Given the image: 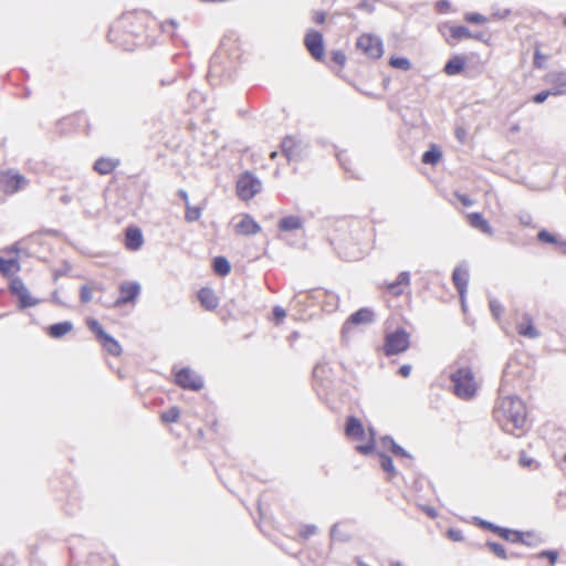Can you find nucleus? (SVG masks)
Here are the masks:
<instances>
[{
    "instance_id": "338daca9",
    "label": "nucleus",
    "mask_w": 566,
    "mask_h": 566,
    "mask_svg": "<svg viewBox=\"0 0 566 566\" xmlns=\"http://www.w3.org/2000/svg\"><path fill=\"white\" fill-rule=\"evenodd\" d=\"M71 201H72V197H71L70 195H67V193H63V195L60 197V202H61L62 205H65V206H66V205L71 203Z\"/></svg>"
},
{
    "instance_id": "8fccbe9b",
    "label": "nucleus",
    "mask_w": 566,
    "mask_h": 566,
    "mask_svg": "<svg viewBox=\"0 0 566 566\" xmlns=\"http://www.w3.org/2000/svg\"><path fill=\"white\" fill-rule=\"evenodd\" d=\"M332 61L338 65H344L346 62V55L343 51L337 50L332 52Z\"/></svg>"
},
{
    "instance_id": "72a5a7b5",
    "label": "nucleus",
    "mask_w": 566,
    "mask_h": 566,
    "mask_svg": "<svg viewBox=\"0 0 566 566\" xmlns=\"http://www.w3.org/2000/svg\"><path fill=\"white\" fill-rule=\"evenodd\" d=\"M185 208H186L185 220L187 222H195L200 219L201 213H202L201 207H195V206H191L190 203H187V206H185Z\"/></svg>"
},
{
    "instance_id": "c85d7f7f",
    "label": "nucleus",
    "mask_w": 566,
    "mask_h": 566,
    "mask_svg": "<svg viewBox=\"0 0 566 566\" xmlns=\"http://www.w3.org/2000/svg\"><path fill=\"white\" fill-rule=\"evenodd\" d=\"M103 348L112 356H119L122 353V346L119 343L108 333L99 340Z\"/></svg>"
},
{
    "instance_id": "4468645a",
    "label": "nucleus",
    "mask_w": 566,
    "mask_h": 566,
    "mask_svg": "<svg viewBox=\"0 0 566 566\" xmlns=\"http://www.w3.org/2000/svg\"><path fill=\"white\" fill-rule=\"evenodd\" d=\"M27 179L20 174H7L0 178V184H2V190L9 195L15 193L17 191L21 190L27 185Z\"/></svg>"
},
{
    "instance_id": "aec40b11",
    "label": "nucleus",
    "mask_w": 566,
    "mask_h": 566,
    "mask_svg": "<svg viewBox=\"0 0 566 566\" xmlns=\"http://www.w3.org/2000/svg\"><path fill=\"white\" fill-rule=\"evenodd\" d=\"M468 221L472 228L480 230L482 233L488 234V235L494 234L493 228L490 226L488 220L484 219L482 213H480V212L469 213Z\"/></svg>"
},
{
    "instance_id": "473e14b6",
    "label": "nucleus",
    "mask_w": 566,
    "mask_h": 566,
    "mask_svg": "<svg viewBox=\"0 0 566 566\" xmlns=\"http://www.w3.org/2000/svg\"><path fill=\"white\" fill-rule=\"evenodd\" d=\"M537 240L543 243H549V244H557L562 248H564V252H566V241H558L557 238L548 232L547 230L543 229L537 233Z\"/></svg>"
},
{
    "instance_id": "6ab92c4d",
    "label": "nucleus",
    "mask_w": 566,
    "mask_h": 566,
    "mask_svg": "<svg viewBox=\"0 0 566 566\" xmlns=\"http://www.w3.org/2000/svg\"><path fill=\"white\" fill-rule=\"evenodd\" d=\"M345 433L349 438L363 440L365 438V429L361 421L354 416L347 417Z\"/></svg>"
},
{
    "instance_id": "49530a36",
    "label": "nucleus",
    "mask_w": 566,
    "mask_h": 566,
    "mask_svg": "<svg viewBox=\"0 0 566 566\" xmlns=\"http://www.w3.org/2000/svg\"><path fill=\"white\" fill-rule=\"evenodd\" d=\"M549 96H554L553 92L551 91V88L548 90H545V91H541L538 92L537 94H535L533 97H532V101L536 104H542L544 103Z\"/></svg>"
},
{
    "instance_id": "2eb2a0df",
    "label": "nucleus",
    "mask_w": 566,
    "mask_h": 566,
    "mask_svg": "<svg viewBox=\"0 0 566 566\" xmlns=\"http://www.w3.org/2000/svg\"><path fill=\"white\" fill-rule=\"evenodd\" d=\"M544 80L551 85L554 96L566 94V72H549Z\"/></svg>"
},
{
    "instance_id": "4d7b16f0",
    "label": "nucleus",
    "mask_w": 566,
    "mask_h": 566,
    "mask_svg": "<svg viewBox=\"0 0 566 566\" xmlns=\"http://www.w3.org/2000/svg\"><path fill=\"white\" fill-rule=\"evenodd\" d=\"M455 197L464 207H471L473 205V201L467 195L455 192Z\"/></svg>"
},
{
    "instance_id": "f704fd0d",
    "label": "nucleus",
    "mask_w": 566,
    "mask_h": 566,
    "mask_svg": "<svg viewBox=\"0 0 566 566\" xmlns=\"http://www.w3.org/2000/svg\"><path fill=\"white\" fill-rule=\"evenodd\" d=\"M485 546L499 558L501 559H507L509 556L506 554L505 547L496 542L488 541L485 543Z\"/></svg>"
},
{
    "instance_id": "79ce46f5",
    "label": "nucleus",
    "mask_w": 566,
    "mask_h": 566,
    "mask_svg": "<svg viewBox=\"0 0 566 566\" xmlns=\"http://www.w3.org/2000/svg\"><path fill=\"white\" fill-rule=\"evenodd\" d=\"M92 291H93L92 287L87 284H84L81 286V289H80L81 303L87 304L92 301V298H93Z\"/></svg>"
},
{
    "instance_id": "09e8293b",
    "label": "nucleus",
    "mask_w": 566,
    "mask_h": 566,
    "mask_svg": "<svg viewBox=\"0 0 566 566\" xmlns=\"http://www.w3.org/2000/svg\"><path fill=\"white\" fill-rule=\"evenodd\" d=\"M447 535L453 542H462L464 538L462 531H460L458 528H449L447 532Z\"/></svg>"
},
{
    "instance_id": "5fc2aeb1",
    "label": "nucleus",
    "mask_w": 566,
    "mask_h": 566,
    "mask_svg": "<svg viewBox=\"0 0 566 566\" xmlns=\"http://www.w3.org/2000/svg\"><path fill=\"white\" fill-rule=\"evenodd\" d=\"M178 27V22L174 19L168 20L161 24V29L164 32H170V30H175Z\"/></svg>"
},
{
    "instance_id": "f8f14e48",
    "label": "nucleus",
    "mask_w": 566,
    "mask_h": 566,
    "mask_svg": "<svg viewBox=\"0 0 566 566\" xmlns=\"http://www.w3.org/2000/svg\"><path fill=\"white\" fill-rule=\"evenodd\" d=\"M119 297L115 301L116 306L134 302L139 293L140 285L137 282H125L119 285Z\"/></svg>"
},
{
    "instance_id": "412c9836",
    "label": "nucleus",
    "mask_w": 566,
    "mask_h": 566,
    "mask_svg": "<svg viewBox=\"0 0 566 566\" xmlns=\"http://www.w3.org/2000/svg\"><path fill=\"white\" fill-rule=\"evenodd\" d=\"M198 300L200 304L208 311H213L219 305V298L217 297L214 291L210 287H202L198 292Z\"/></svg>"
},
{
    "instance_id": "423d86ee",
    "label": "nucleus",
    "mask_w": 566,
    "mask_h": 566,
    "mask_svg": "<svg viewBox=\"0 0 566 566\" xmlns=\"http://www.w3.org/2000/svg\"><path fill=\"white\" fill-rule=\"evenodd\" d=\"M9 292L19 298L18 307L25 310L28 307L35 306L40 303V300L30 295L29 290L24 282L20 277H13L9 284Z\"/></svg>"
},
{
    "instance_id": "864d4df0",
    "label": "nucleus",
    "mask_w": 566,
    "mask_h": 566,
    "mask_svg": "<svg viewBox=\"0 0 566 566\" xmlns=\"http://www.w3.org/2000/svg\"><path fill=\"white\" fill-rule=\"evenodd\" d=\"M273 316L276 321V324H279L286 316V312L281 306H275L273 308Z\"/></svg>"
},
{
    "instance_id": "1a4fd4ad",
    "label": "nucleus",
    "mask_w": 566,
    "mask_h": 566,
    "mask_svg": "<svg viewBox=\"0 0 566 566\" xmlns=\"http://www.w3.org/2000/svg\"><path fill=\"white\" fill-rule=\"evenodd\" d=\"M439 30L446 42L451 46L455 45L459 41L464 39H471L472 35V32L469 30V28L464 25H451L446 23L441 25Z\"/></svg>"
},
{
    "instance_id": "0e129e2a",
    "label": "nucleus",
    "mask_w": 566,
    "mask_h": 566,
    "mask_svg": "<svg viewBox=\"0 0 566 566\" xmlns=\"http://www.w3.org/2000/svg\"><path fill=\"white\" fill-rule=\"evenodd\" d=\"M471 39H475V40L481 41V42H486L485 33L484 32L472 33Z\"/></svg>"
},
{
    "instance_id": "a211bd4d",
    "label": "nucleus",
    "mask_w": 566,
    "mask_h": 566,
    "mask_svg": "<svg viewBox=\"0 0 566 566\" xmlns=\"http://www.w3.org/2000/svg\"><path fill=\"white\" fill-rule=\"evenodd\" d=\"M144 243L142 230L137 227H128L125 231V247L129 251H138Z\"/></svg>"
},
{
    "instance_id": "3c124183",
    "label": "nucleus",
    "mask_w": 566,
    "mask_h": 566,
    "mask_svg": "<svg viewBox=\"0 0 566 566\" xmlns=\"http://www.w3.org/2000/svg\"><path fill=\"white\" fill-rule=\"evenodd\" d=\"M391 453L394 455H396V457H402V458L411 459V454L408 451H406L398 443L392 446Z\"/></svg>"
},
{
    "instance_id": "4be33fe9",
    "label": "nucleus",
    "mask_w": 566,
    "mask_h": 566,
    "mask_svg": "<svg viewBox=\"0 0 566 566\" xmlns=\"http://www.w3.org/2000/svg\"><path fill=\"white\" fill-rule=\"evenodd\" d=\"M235 230L244 235H253L261 231V227L251 216L245 214L235 226Z\"/></svg>"
},
{
    "instance_id": "37998d69",
    "label": "nucleus",
    "mask_w": 566,
    "mask_h": 566,
    "mask_svg": "<svg viewBox=\"0 0 566 566\" xmlns=\"http://www.w3.org/2000/svg\"><path fill=\"white\" fill-rule=\"evenodd\" d=\"M318 532V528L316 525L314 524H307V525H304L303 528L301 530L300 532V536L306 541L311 536L317 534Z\"/></svg>"
},
{
    "instance_id": "c756f323",
    "label": "nucleus",
    "mask_w": 566,
    "mask_h": 566,
    "mask_svg": "<svg viewBox=\"0 0 566 566\" xmlns=\"http://www.w3.org/2000/svg\"><path fill=\"white\" fill-rule=\"evenodd\" d=\"M213 271L221 276H224L230 273L231 264L229 260L224 256H216L212 261Z\"/></svg>"
},
{
    "instance_id": "2f4dec72",
    "label": "nucleus",
    "mask_w": 566,
    "mask_h": 566,
    "mask_svg": "<svg viewBox=\"0 0 566 566\" xmlns=\"http://www.w3.org/2000/svg\"><path fill=\"white\" fill-rule=\"evenodd\" d=\"M378 455H379V464H380L381 469L385 472H387L390 475V478L395 476L397 474V470L394 465L391 457H389L385 452H379Z\"/></svg>"
},
{
    "instance_id": "dca6fc26",
    "label": "nucleus",
    "mask_w": 566,
    "mask_h": 566,
    "mask_svg": "<svg viewBox=\"0 0 566 566\" xmlns=\"http://www.w3.org/2000/svg\"><path fill=\"white\" fill-rule=\"evenodd\" d=\"M375 321V313L367 307H363L355 313H353L343 326V332H345L349 325H360V324H369Z\"/></svg>"
},
{
    "instance_id": "cd10ccee",
    "label": "nucleus",
    "mask_w": 566,
    "mask_h": 566,
    "mask_svg": "<svg viewBox=\"0 0 566 566\" xmlns=\"http://www.w3.org/2000/svg\"><path fill=\"white\" fill-rule=\"evenodd\" d=\"M410 283V273L408 271H402L399 273L397 280L395 282H391L387 285V290L396 295L399 296L402 294V285H409Z\"/></svg>"
},
{
    "instance_id": "6e6d98bb",
    "label": "nucleus",
    "mask_w": 566,
    "mask_h": 566,
    "mask_svg": "<svg viewBox=\"0 0 566 566\" xmlns=\"http://www.w3.org/2000/svg\"><path fill=\"white\" fill-rule=\"evenodd\" d=\"M397 444V442L394 440L390 436H385L381 438V446L386 449H389L391 451L392 446Z\"/></svg>"
},
{
    "instance_id": "c03bdc74",
    "label": "nucleus",
    "mask_w": 566,
    "mask_h": 566,
    "mask_svg": "<svg viewBox=\"0 0 566 566\" xmlns=\"http://www.w3.org/2000/svg\"><path fill=\"white\" fill-rule=\"evenodd\" d=\"M537 558H547L549 560V564L553 566L555 565L558 558V553L557 551L552 549L542 551L541 553L537 554Z\"/></svg>"
},
{
    "instance_id": "5701e85b",
    "label": "nucleus",
    "mask_w": 566,
    "mask_h": 566,
    "mask_svg": "<svg viewBox=\"0 0 566 566\" xmlns=\"http://www.w3.org/2000/svg\"><path fill=\"white\" fill-rule=\"evenodd\" d=\"M120 164L118 159L101 157L94 163V170L99 175H108Z\"/></svg>"
},
{
    "instance_id": "4c0bfd02",
    "label": "nucleus",
    "mask_w": 566,
    "mask_h": 566,
    "mask_svg": "<svg viewBox=\"0 0 566 566\" xmlns=\"http://www.w3.org/2000/svg\"><path fill=\"white\" fill-rule=\"evenodd\" d=\"M180 416L178 407L174 406L168 410L164 411L160 416L161 420L166 423L176 422Z\"/></svg>"
},
{
    "instance_id": "0eeeda50",
    "label": "nucleus",
    "mask_w": 566,
    "mask_h": 566,
    "mask_svg": "<svg viewBox=\"0 0 566 566\" xmlns=\"http://www.w3.org/2000/svg\"><path fill=\"white\" fill-rule=\"evenodd\" d=\"M175 381L179 387L193 391L203 387L202 378L188 367H184L175 374Z\"/></svg>"
},
{
    "instance_id": "bf43d9fd",
    "label": "nucleus",
    "mask_w": 566,
    "mask_h": 566,
    "mask_svg": "<svg viewBox=\"0 0 566 566\" xmlns=\"http://www.w3.org/2000/svg\"><path fill=\"white\" fill-rule=\"evenodd\" d=\"M188 98L192 103H199V102H201L203 99L202 98V94L199 91H191V92H189Z\"/></svg>"
},
{
    "instance_id": "f03ea898",
    "label": "nucleus",
    "mask_w": 566,
    "mask_h": 566,
    "mask_svg": "<svg viewBox=\"0 0 566 566\" xmlns=\"http://www.w3.org/2000/svg\"><path fill=\"white\" fill-rule=\"evenodd\" d=\"M450 380L453 385V392L463 400L472 399L476 394L474 374L469 367H460L451 373Z\"/></svg>"
},
{
    "instance_id": "e2e57ef3",
    "label": "nucleus",
    "mask_w": 566,
    "mask_h": 566,
    "mask_svg": "<svg viewBox=\"0 0 566 566\" xmlns=\"http://www.w3.org/2000/svg\"><path fill=\"white\" fill-rule=\"evenodd\" d=\"M177 195L184 200L185 206H187V203H189L188 192L185 189H179Z\"/></svg>"
},
{
    "instance_id": "c9c22d12",
    "label": "nucleus",
    "mask_w": 566,
    "mask_h": 566,
    "mask_svg": "<svg viewBox=\"0 0 566 566\" xmlns=\"http://www.w3.org/2000/svg\"><path fill=\"white\" fill-rule=\"evenodd\" d=\"M13 268H15L17 270L20 269L17 259H3L0 256V272L2 274L8 275L9 273H11Z\"/></svg>"
},
{
    "instance_id": "603ef678",
    "label": "nucleus",
    "mask_w": 566,
    "mask_h": 566,
    "mask_svg": "<svg viewBox=\"0 0 566 566\" xmlns=\"http://www.w3.org/2000/svg\"><path fill=\"white\" fill-rule=\"evenodd\" d=\"M544 60H545V56L538 50H536L534 53V60H533L534 66L537 69H543L545 66Z\"/></svg>"
},
{
    "instance_id": "13d9d810",
    "label": "nucleus",
    "mask_w": 566,
    "mask_h": 566,
    "mask_svg": "<svg viewBox=\"0 0 566 566\" xmlns=\"http://www.w3.org/2000/svg\"><path fill=\"white\" fill-rule=\"evenodd\" d=\"M357 8L359 10L367 11L368 13H373L375 11V7L366 0L359 2Z\"/></svg>"
},
{
    "instance_id": "6e6552de",
    "label": "nucleus",
    "mask_w": 566,
    "mask_h": 566,
    "mask_svg": "<svg viewBox=\"0 0 566 566\" xmlns=\"http://www.w3.org/2000/svg\"><path fill=\"white\" fill-rule=\"evenodd\" d=\"M357 48L367 56L375 60L381 57L384 53L381 40L370 34H363L359 36L357 40Z\"/></svg>"
},
{
    "instance_id": "de8ad7c7",
    "label": "nucleus",
    "mask_w": 566,
    "mask_h": 566,
    "mask_svg": "<svg viewBox=\"0 0 566 566\" xmlns=\"http://www.w3.org/2000/svg\"><path fill=\"white\" fill-rule=\"evenodd\" d=\"M518 221L524 227H534L533 217L527 211H522L518 213Z\"/></svg>"
},
{
    "instance_id": "680f3d73",
    "label": "nucleus",
    "mask_w": 566,
    "mask_h": 566,
    "mask_svg": "<svg viewBox=\"0 0 566 566\" xmlns=\"http://www.w3.org/2000/svg\"><path fill=\"white\" fill-rule=\"evenodd\" d=\"M437 7L440 11H446L447 9H449L450 3L448 0H440L438 1Z\"/></svg>"
},
{
    "instance_id": "a18cd8bd",
    "label": "nucleus",
    "mask_w": 566,
    "mask_h": 566,
    "mask_svg": "<svg viewBox=\"0 0 566 566\" xmlns=\"http://www.w3.org/2000/svg\"><path fill=\"white\" fill-rule=\"evenodd\" d=\"M489 307H490L492 315L497 319L503 312L502 304L497 300L492 298L489 302Z\"/></svg>"
},
{
    "instance_id": "f3484780",
    "label": "nucleus",
    "mask_w": 566,
    "mask_h": 566,
    "mask_svg": "<svg viewBox=\"0 0 566 566\" xmlns=\"http://www.w3.org/2000/svg\"><path fill=\"white\" fill-rule=\"evenodd\" d=\"M516 331L518 335L530 339L538 338L541 335L539 331L534 326L533 318L528 313L523 314L522 322L516 325Z\"/></svg>"
},
{
    "instance_id": "ea45409f",
    "label": "nucleus",
    "mask_w": 566,
    "mask_h": 566,
    "mask_svg": "<svg viewBox=\"0 0 566 566\" xmlns=\"http://www.w3.org/2000/svg\"><path fill=\"white\" fill-rule=\"evenodd\" d=\"M370 432V440L366 444H359L356 447V451L361 454H369L375 449V433L373 429H369Z\"/></svg>"
},
{
    "instance_id": "774afa93",
    "label": "nucleus",
    "mask_w": 566,
    "mask_h": 566,
    "mask_svg": "<svg viewBox=\"0 0 566 566\" xmlns=\"http://www.w3.org/2000/svg\"><path fill=\"white\" fill-rule=\"evenodd\" d=\"M338 160H339V164L343 166V168L346 170V171H350L349 167L347 166L346 164V160L344 158V154H338Z\"/></svg>"
},
{
    "instance_id": "e433bc0d",
    "label": "nucleus",
    "mask_w": 566,
    "mask_h": 566,
    "mask_svg": "<svg viewBox=\"0 0 566 566\" xmlns=\"http://www.w3.org/2000/svg\"><path fill=\"white\" fill-rule=\"evenodd\" d=\"M389 64L402 71H408L411 67V63L407 57L403 56H391Z\"/></svg>"
},
{
    "instance_id": "393cba45",
    "label": "nucleus",
    "mask_w": 566,
    "mask_h": 566,
    "mask_svg": "<svg viewBox=\"0 0 566 566\" xmlns=\"http://www.w3.org/2000/svg\"><path fill=\"white\" fill-rule=\"evenodd\" d=\"M465 67V59L462 55L452 56L443 67V71L448 75L460 74Z\"/></svg>"
},
{
    "instance_id": "7ed1b4c3",
    "label": "nucleus",
    "mask_w": 566,
    "mask_h": 566,
    "mask_svg": "<svg viewBox=\"0 0 566 566\" xmlns=\"http://www.w3.org/2000/svg\"><path fill=\"white\" fill-rule=\"evenodd\" d=\"M410 346V334L402 327H399L385 335L382 346L384 354L387 357L405 353Z\"/></svg>"
},
{
    "instance_id": "a878e982",
    "label": "nucleus",
    "mask_w": 566,
    "mask_h": 566,
    "mask_svg": "<svg viewBox=\"0 0 566 566\" xmlns=\"http://www.w3.org/2000/svg\"><path fill=\"white\" fill-rule=\"evenodd\" d=\"M277 227L283 232L298 230L303 227V220L298 216H286L280 219Z\"/></svg>"
},
{
    "instance_id": "f257e3e1",
    "label": "nucleus",
    "mask_w": 566,
    "mask_h": 566,
    "mask_svg": "<svg viewBox=\"0 0 566 566\" xmlns=\"http://www.w3.org/2000/svg\"><path fill=\"white\" fill-rule=\"evenodd\" d=\"M493 417L499 426L509 433L523 429L526 422V408L523 400L515 396L503 397L497 400Z\"/></svg>"
},
{
    "instance_id": "20e7f679",
    "label": "nucleus",
    "mask_w": 566,
    "mask_h": 566,
    "mask_svg": "<svg viewBox=\"0 0 566 566\" xmlns=\"http://www.w3.org/2000/svg\"><path fill=\"white\" fill-rule=\"evenodd\" d=\"M262 189V182L253 174L247 171L237 181V193L242 200H250Z\"/></svg>"
},
{
    "instance_id": "39448f33",
    "label": "nucleus",
    "mask_w": 566,
    "mask_h": 566,
    "mask_svg": "<svg viewBox=\"0 0 566 566\" xmlns=\"http://www.w3.org/2000/svg\"><path fill=\"white\" fill-rule=\"evenodd\" d=\"M476 524L481 526L484 530H489L495 534H497L503 539L511 542V543H521V544H528L524 538V533L515 530H510L506 527L499 526L492 522H489L486 520H482L476 517L475 518Z\"/></svg>"
},
{
    "instance_id": "69168bd1",
    "label": "nucleus",
    "mask_w": 566,
    "mask_h": 566,
    "mask_svg": "<svg viewBox=\"0 0 566 566\" xmlns=\"http://www.w3.org/2000/svg\"><path fill=\"white\" fill-rule=\"evenodd\" d=\"M90 286L92 287V290L99 291V292H103L105 290L103 283H101V282L93 281V282H91Z\"/></svg>"
},
{
    "instance_id": "9d476101",
    "label": "nucleus",
    "mask_w": 566,
    "mask_h": 566,
    "mask_svg": "<svg viewBox=\"0 0 566 566\" xmlns=\"http://www.w3.org/2000/svg\"><path fill=\"white\" fill-rule=\"evenodd\" d=\"M305 46L311 55L321 61L324 57V41L323 35L318 31H311L305 35Z\"/></svg>"
},
{
    "instance_id": "7c9ffc66",
    "label": "nucleus",
    "mask_w": 566,
    "mask_h": 566,
    "mask_svg": "<svg viewBox=\"0 0 566 566\" xmlns=\"http://www.w3.org/2000/svg\"><path fill=\"white\" fill-rule=\"evenodd\" d=\"M442 158V151L436 145H431L430 149L423 153L421 160L426 165H436Z\"/></svg>"
},
{
    "instance_id": "58836bf2",
    "label": "nucleus",
    "mask_w": 566,
    "mask_h": 566,
    "mask_svg": "<svg viewBox=\"0 0 566 566\" xmlns=\"http://www.w3.org/2000/svg\"><path fill=\"white\" fill-rule=\"evenodd\" d=\"M87 326L95 334L98 340H101L107 334L103 326L95 318H90L87 321Z\"/></svg>"
},
{
    "instance_id": "bb28decb",
    "label": "nucleus",
    "mask_w": 566,
    "mask_h": 566,
    "mask_svg": "<svg viewBox=\"0 0 566 566\" xmlns=\"http://www.w3.org/2000/svg\"><path fill=\"white\" fill-rule=\"evenodd\" d=\"M73 329V324L70 321L54 323L48 327V334L52 338H61Z\"/></svg>"
},
{
    "instance_id": "a19ab883",
    "label": "nucleus",
    "mask_w": 566,
    "mask_h": 566,
    "mask_svg": "<svg viewBox=\"0 0 566 566\" xmlns=\"http://www.w3.org/2000/svg\"><path fill=\"white\" fill-rule=\"evenodd\" d=\"M464 20L469 23L481 24L488 21V18L476 12H468L464 14Z\"/></svg>"
},
{
    "instance_id": "ddd939ff",
    "label": "nucleus",
    "mask_w": 566,
    "mask_h": 566,
    "mask_svg": "<svg viewBox=\"0 0 566 566\" xmlns=\"http://www.w3.org/2000/svg\"><path fill=\"white\" fill-rule=\"evenodd\" d=\"M469 269L464 264L458 265L452 273V282L460 295V298H464L469 284Z\"/></svg>"
},
{
    "instance_id": "9b49d317",
    "label": "nucleus",
    "mask_w": 566,
    "mask_h": 566,
    "mask_svg": "<svg viewBox=\"0 0 566 566\" xmlns=\"http://www.w3.org/2000/svg\"><path fill=\"white\" fill-rule=\"evenodd\" d=\"M301 140L293 136H286L281 142L282 154L289 161H296L302 156Z\"/></svg>"
},
{
    "instance_id": "b1692460",
    "label": "nucleus",
    "mask_w": 566,
    "mask_h": 566,
    "mask_svg": "<svg viewBox=\"0 0 566 566\" xmlns=\"http://www.w3.org/2000/svg\"><path fill=\"white\" fill-rule=\"evenodd\" d=\"M332 368L326 363H318L313 369V376L316 380L322 381L324 387H328L332 382Z\"/></svg>"
},
{
    "instance_id": "052dcab7",
    "label": "nucleus",
    "mask_w": 566,
    "mask_h": 566,
    "mask_svg": "<svg viewBox=\"0 0 566 566\" xmlns=\"http://www.w3.org/2000/svg\"><path fill=\"white\" fill-rule=\"evenodd\" d=\"M399 375L402 376V377H408L411 373V366L410 365H402L399 370H398Z\"/></svg>"
}]
</instances>
